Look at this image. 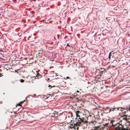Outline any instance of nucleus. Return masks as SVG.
Returning a JSON list of instances; mask_svg holds the SVG:
<instances>
[{
    "mask_svg": "<svg viewBox=\"0 0 130 130\" xmlns=\"http://www.w3.org/2000/svg\"><path fill=\"white\" fill-rule=\"evenodd\" d=\"M74 125H73V124H71L69 126V127L70 128H74V127H75Z\"/></svg>",
    "mask_w": 130,
    "mask_h": 130,
    "instance_id": "11",
    "label": "nucleus"
},
{
    "mask_svg": "<svg viewBox=\"0 0 130 130\" xmlns=\"http://www.w3.org/2000/svg\"><path fill=\"white\" fill-rule=\"evenodd\" d=\"M78 119H79V120H78V121H81L82 120V119L81 118H78Z\"/></svg>",
    "mask_w": 130,
    "mask_h": 130,
    "instance_id": "19",
    "label": "nucleus"
},
{
    "mask_svg": "<svg viewBox=\"0 0 130 130\" xmlns=\"http://www.w3.org/2000/svg\"><path fill=\"white\" fill-rule=\"evenodd\" d=\"M112 63L113 64V66H116L117 64L118 63L117 62V60H114L113 61Z\"/></svg>",
    "mask_w": 130,
    "mask_h": 130,
    "instance_id": "9",
    "label": "nucleus"
},
{
    "mask_svg": "<svg viewBox=\"0 0 130 130\" xmlns=\"http://www.w3.org/2000/svg\"><path fill=\"white\" fill-rule=\"evenodd\" d=\"M14 113H15V114H16L17 113L16 112H14Z\"/></svg>",
    "mask_w": 130,
    "mask_h": 130,
    "instance_id": "27",
    "label": "nucleus"
},
{
    "mask_svg": "<svg viewBox=\"0 0 130 130\" xmlns=\"http://www.w3.org/2000/svg\"><path fill=\"white\" fill-rule=\"evenodd\" d=\"M69 78V77H66V78H65V77H64V79H66V78L67 79V78Z\"/></svg>",
    "mask_w": 130,
    "mask_h": 130,
    "instance_id": "20",
    "label": "nucleus"
},
{
    "mask_svg": "<svg viewBox=\"0 0 130 130\" xmlns=\"http://www.w3.org/2000/svg\"><path fill=\"white\" fill-rule=\"evenodd\" d=\"M0 51L2 52H3V51L1 49H0Z\"/></svg>",
    "mask_w": 130,
    "mask_h": 130,
    "instance_id": "24",
    "label": "nucleus"
},
{
    "mask_svg": "<svg viewBox=\"0 0 130 130\" xmlns=\"http://www.w3.org/2000/svg\"><path fill=\"white\" fill-rule=\"evenodd\" d=\"M101 70H100L101 73V74H100V75H101V74H103V73L105 71V69L104 68H101Z\"/></svg>",
    "mask_w": 130,
    "mask_h": 130,
    "instance_id": "8",
    "label": "nucleus"
},
{
    "mask_svg": "<svg viewBox=\"0 0 130 130\" xmlns=\"http://www.w3.org/2000/svg\"><path fill=\"white\" fill-rule=\"evenodd\" d=\"M20 81L21 83H23L24 82V80L23 79H21L20 80Z\"/></svg>",
    "mask_w": 130,
    "mask_h": 130,
    "instance_id": "18",
    "label": "nucleus"
},
{
    "mask_svg": "<svg viewBox=\"0 0 130 130\" xmlns=\"http://www.w3.org/2000/svg\"><path fill=\"white\" fill-rule=\"evenodd\" d=\"M90 122H91V123H93V122L92 121H90Z\"/></svg>",
    "mask_w": 130,
    "mask_h": 130,
    "instance_id": "28",
    "label": "nucleus"
},
{
    "mask_svg": "<svg viewBox=\"0 0 130 130\" xmlns=\"http://www.w3.org/2000/svg\"><path fill=\"white\" fill-rule=\"evenodd\" d=\"M41 55L40 53H39L38 54H37V55H38V56H40Z\"/></svg>",
    "mask_w": 130,
    "mask_h": 130,
    "instance_id": "22",
    "label": "nucleus"
},
{
    "mask_svg": "<svg viewBox=\"0 0 130 130\" xmlns=\"http://www.w3.org/2000/svg\"><path fill=\"white\" fill-rule=\"evenodd\" d=\"M109 121L111 124L109 125V127H110L112 126L114 127L115 130H120L121 127L122 126V125H120L119 123H116L114 120H109Z\"/></svg>",
    "mask_w": 130,
    "mask_h": 130,
    "instance_id": "1",
    "label": "nucleus"
},
{
    "mask_svg": "<svg viewBox=\"0 0 130 130\" xmlns=\"http://www.w3.org/2000/svg\"><path fill=\"white\" fill-rule=\"evenodd\" d=\"M120 130H130V124L127 126L126 128H122V127H121Z\"/></svg>",
    "mask_w": 130,
    "mask_h": 130,
    "instance_id": "4",
    "label": "nucleus"
},
{
    "mask_svg": "<svg viewBox=\"0 0 130 130\" xmlns=\"http://www.w3.org/2000/svg\"><path fill=\"white\" fill-rule=\"evenodd\" d=\"M2 102L0 101V104H2Z\"/></svg>",
    "mask_w": 130,
    "mask_h": 130,
    "instance_id": "26",
    "label": "nucleus"
},
{
    "mask_svg": "<svg viewBox=\"0 0 130 130\" xmlns=\"http://www.w3.org/2000/svg\"><path fill=\"white\" fill-rule=\"evenodd\" d=\"M52 33L51 31L48 30H46L44 33V35L46 37H49Z\"/></svg>",
    "mask_w": 130,
    "mask_h": 130,
    "instance_id": "2",
    "label": "nucleus"
},
{
    "mask_svg": "<svg viewBox=\"0 0 130 130\" xmlns=\"http://www.w3.org/2000/svg\"><path fill=\"white\" fill-rule=\"evenodd\" d=\"M108 123H105V124H103L102 125V128H104L106 127L108 125Z\"/></svg>",
    "mask_w": 130,
    "mask_h": 130,
    "instance_id": "6",
    "label": "nucleus"
},
{
    "mask_svg": "<svg viewBox=\"0 0 130 130\" xmlns=\"http://www.w3.org/2000/svg\"><path fill=\"white\" fill-rule=\"evenodd\" d=\"M48 102L45 101H43L40 104V106L42 107H46L48 105Z\"/></svg>",
    "mask_w": 130,
    "mask_h": 130,
    "instance_id": "3",
    "label": "nucleus"
},
{
    "mask_svg": "<svg viewBox=\"0 0 130 130\" xmlns=\"http://www.w3.org/2000/svg\"><path fill=\"white\" fill-rule=\"evenodd\" d=\"M82 123V121H78V122H77L76 123V126H77V129H78V127H77V126H80L81 125V124Z\"/></svg>",
    "mask_w": 130,
    "mask_h": 130,
    "instance_id": "5",
    "label": "nucleus"
},
{
    "mask_svg": "<svg viewBox=\"0 0 130 130\" xmlns=\"http://www.w3.org/2000/svg\"><path fill=\"white\" fill-rule=\"evenodd\" d=\"M115 53H113L112 54H111V52H110L109 54V55L108 56V58L109 59H111V57H113V55L112 56V54H115Z\"/></svg>",
    "mask_w": 130,
    "mask_h": 130,
    "instance_id": "7",
    "label": "nucleus"
},
{
    "mask_svg": "<svg viewBox=\"0 0 130 130\" xmlns=\"http://www.w3.org/2000/svg\"><path fill=\"white\" fill-rule=\"evenodd\" d=\"M23 103V102H21L20 103L18 104L16 106L17 107L18 106H21L22 105H21V104L22 103Z\"/></svg>",
    "mask_w": 130,
    "mask_h": 130,
    "instance_id": "15",
    "label": "nucleus"
},
{
    "mask_svg": "<svg viewBox=\"0 0 130 130\" xmlns=\"http://www.w3.org/2000/svg\"><path fill=\"white\" fill-rule=\"evenodd\" d=\"M36 76L38 77V78H39L42 77L41 75L39 73H37Z\"/></svg>",
    "mask_w": 130,
    "mask_h": 130,
    "instance_id": "10",
    "label": "nucleus"
},
{
    "mask_svg": "<svg viewBox=\"0 0 130 130\" xmlns=\"http://www.w3.org/2000/svg\"><path fill=\"white\" fill-rule=\"evenodd\" d=\"M81 121L82 122V123L83 122H85V123H87L88 122L87 121L85 120V118H83L82 119Z\"/></svg>",
    "mask_w": 130,
    "mask_h": 130,
    "instance_id": "12",
    "label": "nucleus"
},
{
    "mask_svg": "<svg viewBox=\"0 0 130 130\" xmlns=\"http://www.w3.org/2000/svg\"><path fill=\"white\" fill-rule=\"evenodd\" d=\"M54 86H53V87H54ZM53 87L52 86H51V87Z\"/></svg>",
    "mask_w": 130,
    "mask_h": 130,
    "instance_id": "31",
    "label": "nucleus"
},
{
    "mask_svg": "<svg viewBox=\"0 0 130 130\" xmlns=\"http://www.w3.org/2000/svg\"><path fill=\"white\" fill-rule=\"evenodd\" d=\"M67 46H70L69 45V44H67Z\"/></svg>",
    "mask_w": 130,
    "mask_h": 130,
    "instance_id": "23",
    "label": "nucleus"
},
{
    "mask_svg": "<svg viewBox=\"0 0 130 130\" xmlns=\"http://www.w3.org/2000/svg\"><path fill=\"white\" fill-rule=\"evenodd\" d=\"M50 86H51V85H49L48 86V87H50Z\"/></svg>",
    "mask_w": 130,
    "mask_h": 130,
    "instance_id": "29",
    "label": "nucleus"
},
{
    "mask_svg": "<svg viewBox=\"0 0 130 130\" xmlns=\"http://www.w3.org/2000/svg\"><path fill=\"white\" fill-rule=\"evenodd\" d=\"M77 92H79V91H77Z\"/></svg>",
    "mask_w": 130,
    "mask_h": 130,
    "instance_id": "30",
    "label": "nucleus"
},
{
    "mask_svg": "<svg viewBox=\"0 0 130 130\" xmlns=\"http://www.w3.org/2000/svg\"><path fill=\"white\" fill-rule=\"evenodd\" d=\"M112 108H111V109H110V110H109V111H110V112L112 110H112H113V109H112Z\"/></svg>",
    "mask_w": 130,
    "mask_h": 130,
    "instance_id": "21",
    "label": "nucleus"
},
{
    "mask_svg": "<svg viewBox=\"0 0 130 130\" xmlns=\"http://www.w3.org/2000/svg\"><path fill=\"white\" fill-rule=\"evenodd\" d=\"M80 112L79 110H77L76 111V117H80L78 115V114H79V113Z\"/></svg>",
    "mask_w": 130,
    "mask_h": 130,
    "instance_id": "13",
    "label": "nucleus"
},
{
    "mask_svg": "<svg viewBox=\"0 0 130 130\" xmlns=\"http://www.w3.org/2000/svg\"><path fill=\"white\" fill-rule=\"evenodd\" d=\"M95 127L96 129H97L100 128V126H96V127L95 126Z\"/></svg>",
    "mask_w": 130,
    "mask_h": 130,
    "instance_id": "17",
    "label": "nucleus"
},
{
    "mask_svg": "<svg viewBox=\"0 0 130 130\" xmlns=\"http://www.w3.org/2000/svg\"><path fill=\"white\" fill-rule=\"evenodd\" d=\"M125 109H127L128 110H130V105L128 107L126 108H124Z\"/></svg>",
    "mask_w": 130,
    "mask_h": 130,
    "instance_id": "16",
    "label": "nucleus"
},
{
    "mask_svg": "<svg viewBox=\"0 0 130 130\" xmlns=\"http://www.w3.org/2000/svg\"><path fill=\"white\" fill-rule=\"evenodd\" d=\"M1 75H2V74H1V73H0V77L1 76ZM3 76V75H2L1 76Z\"/></svg>",
    "mask_w": 130,
    "mask_h": 130,
    "instance_id": "25",
    "label": "nucleus"
},
{
    "mask_svg": "<svg viewBox=\"0 0 130 130\" xmlns=\"http://www.w3.org/2000/svg\"><path fill=\"white\" fill-rule=\"evenodd\" d=\"M120 108H112V111H113L114 110H121V109H119Z\"/></svg>",
    "mask_w": 130,
    "mask_h": 130,
    "instance_id": "14",
    "label": "nucleus"
}]
</instances>
